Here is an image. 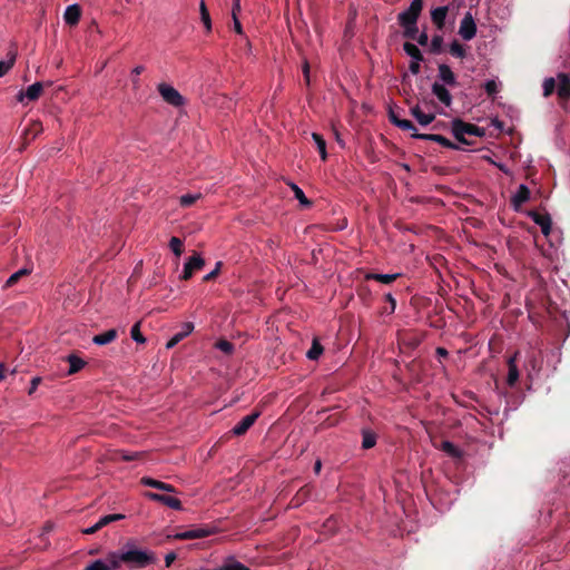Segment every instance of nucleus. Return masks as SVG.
Masks as SVG:
<instances>
[{
    "mask_svg": "<svg viewBox=\"0 0 570 570\" xmlns=\"http://www.w3.org/2000/svg\"><path fill=\"white\" fill-rule=\"evenodd\" d=\"M385 301L389 303L390 305V309L387 311V313L392 314L394 313L395 311V307H396V301L395 298L391 295V294H386L385 295Z\"/></svg>",
    "mask_w": 570,
    "mask_h": 570,
    "instance_id": "5fc2aeb1",
    "label": "nucleus"
},
{
    "mask_svg": "<svg viewBox=\"0 0 570 570\" xmlns=\"http://www.w3.org/2000/svg\"><path fill=\"white\" fill-rule=\"evenodd\" d=\"M120 564L126 563L135 568H146L156 562L154 552L139 550L135 547L118 552Z\"/></svg>",
    "mask_w": 570,
    "mask_h": 570,
    "instance_id": "f257e3e1",
    "label": "nucleus"
},
{
    "mask_svg": "<svg viewBox=\"0 0 570 570\" xmlns=\"http://www.w3.org/2000/svg\"><path fill=\"white\" fill-rule=\"evenodd\" d=\"M169 247L173 253L179 257L184 250V242L180 238L173 236L169 240Z\"/></svg>",
    "mask_w": 570,
    "mask_h": 570,
    "instance_id": "4c0bfd02",
    "label": "nucleus"
},
{
    "mask_svg": "<svg viewBox=\"0 0 570 570\" xmlns=\"http://www.w3.org/2000/svg\"><path fill=\"white\" fill-rule=\"evenodd\" d=\"M220 267H222V262H217L216 266H215V269L212 271L210 273H208L207 275H205L203 281L204 282L213 281L219 274Z\"/></svg>",
    "mask_w": 570,
    "mask_h": 570,
    "instance_id": "8fccbe9b",
    "label": "nucleus"
},
{
    "mask_svg": "<svg viewBox=\"0 0 570 570\" xmlns=\"http://www.w3.org/2000/svg\"><path fill=\"white\" fill-rule=\"evenodd\" d=\"M410 112L421 126H428V125L432 124L435 119L434 114L423 112L417 105L412 107L410 109Z\"/></svg>",
    "mask_w": 570,
    "mask_h": 570,
    "instance_id": "412c9836",
    "label": "nucleus"
},
{
    "mask_svg": "<svg viewBox=\"0 0 570 570\" xmlns=\"http://www.w3.org/2000/svg\"><path fill=\"white\" fill-rule=\"evenodd\" d=\"M29 274H30V269H28V268H21V269L17 271L6 281L4 287H11V286L16 285L20 278H22Z\"/></svg>",
    "mask_w": 570,
    "mask_h": 570,
    "instance_id": "7c9ffc66",
    "label": "nucleus"
},
{
    "mask_svg": "<svg viewBox=\"0 0 570 570\" xmlns=\"http://www.w3.org/2000/svg\"><path fill=\"white\" fill-rule=\"evenodd\" d=\"M529 217L540 226L544 236H549L552 228V219L549 214H541L539 212H529Z\"/></svg>",
    "mask_w": 570,
    "mask_h": 570,
    "instance_id": "ddd939ff",
    "label": "nucleus"
},
{
    "mask_svg": "<svg viewBox=\"0 0 570 570\" xmlns=\"http://www.w3.org/2000/svg\"><path fill=\"white\" fill-rule=\"evenodd\" d=\"M216 570H250V569L247 568L246 566H244L243 563L236 561L235 559L230 558V559L226 560L225 563Z\"/></svg>",
    "mask_w": 570,
    "mask_h": 570,
    "instance_id": "f704fd0d",
    "label": "nucleus"
},
{
    "mask_svg": "<svg viewBox=\"0 0 570 570\" xmlns=\"http://www.w3.org/2000/svg\"><path fill=\"white\" fill-rule=\"evenodd\" d=\"M321 466H322L321 461H316L314 464V470L316 473H318L321 471Z\"/></svg>",
    "mask_w": 570,
    "mask_h": 570,
    "instance_id": "338daca9",
    "label": "nucleus"
},
{
    "mask_svg": "<svg viewBox=\"0 0 570 570\" xmlns=\"http://www.w3.org/2000/svg\"><path fill=\"white\" fill-rule=\"evenodd\" d=\"M530 199V189L525 185H520L517 193L511 197V205L515 210Z\"/></svg>",
    "mask_w": 570,
    "mask_h": 570,
    "instance_id": "dca6fc26",
    "label": "nucleus"
},
{
    "mask_svg": "<svg viewBox=\"0 0 570 570\" xmlns=\"http://www.w3.org/2000/svg\"><path fill=\"white\" fill-rule=\"evenodd\" d=\"M194 331V324L190 322H186L183 324L181 330L177 332L166 344L167 348H173L180 341L187 337Z\"/></svg>",
    "mask_w": 570,
    "mask_h": 570,
    "instance_id": "f3484780",
    "label": "nucleus"
},
{
    "mask_svg": "<svg viewBox=\"0 0 570 570\" xmlns=\"http://www.w3.org/2000/svg\"><path fill=\"white\" fill-rule=\"evenodd\" d=\"M199 10H200V19H202L207 32H209L212 30V20H210L209 12H208L207 7L204 1L200 2Z\"/></svg>",
    "mask_w": 570,
    "mask_h": 570,
    "instance_id": "c9c22d12",
    "label": "nucleus"
},
{
    "mask_svg": "<svg viewBox=\"0 0 570 570\" xmlns=\"http://www.w3.org/2000/svg\"><path fill=\"white\" fill-rule=\"evenodd\" d=\"M119 455H120V458L124 461L129 462V461H134V460L140 459L144 455V453L142 452L119 451Z\"/></svg>",
    "mask_w": 570,
    "mask_h": 570,
    "instance_id": "de8ad7c7",
    "label": "nucleus"
},
{
    "mask_svg": "<svg viewBox=\"0 0 570 570\" xmlns=\"http://www.w3.org/2000/svg\"><path fill=\"white\" fill-rule=\"evenodd\" d=\"M130 336L137 343H145V341H146V338L144 337V335L140 332L139 323L134 324V326L130 330Z\"/></svg>",
    "mask_w": 570,
    "mask_h": 570,
    "instance_id": "c03bdc74",
    "label": "nucleus"
},
{
    "mask_svg": "<svg viewBox=\"0 0 570 570\" xmlns=\"http://www.w3.org/2000/svg\"><path fill=\"white\" fill-rule=\"evenodd\" d=\"M233 20H234L235 31L239 35L243 33V28H242L239 20L237 19V16H235V10L233 11Z\"/></svg>",
    "mask_w": 570,
    "mask_h": 570,
    "instance_id": "13d9d810",
    "label": "nucleus"
},
{
    "mask_svg": "<svg viewBox=\"0 0 570 570\" xmlns=\"http://www.w3.org/2000/svg\"><path fill=\"white\" fill-rule=\"evenodd\" d=\"M81 17V8L78 4H71L66 8L63 19L67 24L75 26Z\"/></svg>",
    "mask_w": 570,
    "mask_h": 570,
    "instance_id": "aec40b11",
    "label": "nucleus"
},
{
    "mask_svg": "<svg viewBox=\"0 0 570 570\" xmlns=\"http://www.w3.org/2000/svg\"><path fill=\"white\" fill-rule=\"evenodd\" d=\"M8 59L0 61V77H3L8 73V71L13 67L16 58H17V51L10 50L8 52Z\"/></svg>",
    "mask_w": 570,
    "mask_h": 570,
    "instance_id": "a878e982",
    "label": "nucleus"
},
{
    "mask_svg": "<svg viewBox=\"0 0 570 570\" xmlns=\"http://www.w3.org/2000/svg\"><path fill=\"white\" fill-rule=\"evenodd\" d=\"M517 355H518V353H515L513 356H511L508 360L509 372H508V376H507V384L509 386H514L519 380V370H518V366L515 363Z\"/></svg>",
    "mask_w": 570,
    "mask_h": 570,
    "instance_id": "5701e85b",
    "label": "nucleus"
},
{
    "mask_svg": "<svg viewBox=\"0 0 570 570\" xmlns=\"http://www.w3.org/2000/svg\"><path fill=\"white\" fill-rule=\"evenodd\" d=\"M323 346L317 338H314L312 342L311 348L306 353V357L312 361L318 360V357L323 354Z\"/></svg>",
    "mask_w": 570,
    "mask_h": 570,
    "instance_id": "c756f323",
    "label": "nucleus"
},
{
    "mask_svg": "<svg viewBox=\"0 0 570 570\" xmlns=\"http://www.w3.org/2000/svg\"><path fill=\"white\" fill-rule=\"evenodd\" d=\"M235 10V16H237V12L240 10V4L239 2H234V8H233V11Z\"/></svg>",
    "mask_w": 570,
    "mask_h": 570,
    "instance_id": "774afa93",
    "label": "nucleus"
},
{
    "mask_svg": "<svg viewBox=\"0 0 570 570\" xmlns=\"http://www.w3.org/2000/svg\"><path fill=\"white\" fill-rule=\"evenodd\" d=\"M400 277V274H375L371 273L366 275V279H374L383 284H391Z\"/></svg>",
    "mask_w": 570,
    "mask_h": 570,
    "instance_id": "c85d7f7f",
    "label": "nucleus"
},
{
    "mask_svg": "<svg viewBox=\"0 0 570 570\" xmlns=\"http://www.w3.org/2000/svg\"><path fill=\"white\" fill-rule=\"evenodd\" d=\"M420 62L421 61H417V60H412L409 65V70L412 75H417L421 70V66H420Z\"/></svg>",
    "mask_w": 570,
    "mask_h": 570,
    "instance_id": "864d4df0",
    "label": "nucleus"
},
{
    "mask_svg": "<svg viewBox=\"0 0 570 570\" xmlns=\"http://www.w3.org/2000/svg\"><path fill=\"white\" fill-rule=\"evenodd\" d=\"M204 266V258L199 254H194L184 265L181 279L188 281L196 271H200Z\"/></svg>",
    "mask_w": 570,
    "mask_h": 570,
    "instance_id": "6e6552de",
    "label": "nucleus"
},
{
    "mask_svg": "<svg viewBox=\"0 0 570 570\" xmlns=\"http://www.w3.org/2000/svg\"><path fill=\"white\" fill-rule=\"evenodd\" d=\"M389 120L394 125L396 126V122L397 121H402V118H400L397 116V114L393 110V109H390L389 111Z\"/></svg>",
    "mask_w": 570,
    "mask_h": 570,
    "instance_id": "4d7b16f0",
    "label": "nucleus"
},
{
    "mask_svg": "<svg viewBox=\"0 0 570 570\" xmlns=\"http://www.w3.org/2000/svg\"><path fill=\"white\" fill-rule=\"evenodd\" d=\"M66 361L69 363V371L68 374L72 375L77 372H79L81 368L85 367L86 362L77 356L76 354H70L66 357Z\"/></svg>",
    "mask_w": 570,
    "mask_h": 570,
    "instance_id": "393cba45",
    "label": "nucleus"
},
{
    "mask_svg": "<svg viewBox=\"0 0 570 570\" xmlns=\"http://www.w3.org/2000/svg\"><path fill=\"white\" fill-rule=\"evenodd\" d=\"M415 40L419 42V45H421V46H426V45H428V42H429V36H428V33H426L425 31H423V32H422V33H420V35L417 33L416 39H415Z\"/></svg>",
    "mask_w": 570,
    "mask_h": 570,
    "instance_id": "6e6d98bb",
    "label": "nucleus"
},
{
    "mask_svg": "<svg viewBox=\"0 0 570 570\" xmlns=\"http://www.w3.org/2000/svg\"><path fill=\"white\" fill-rule=\"evenodd\" d=\"M411 136L413 138L420 139V140L435 141L438 144H440L441 146H443L445 148H449V149H454V150L461 149L456 144L452 142L446 137H444L442 135H439V134H420V132H415V134H411Z\"/></svg>",
    "mask_w": 570,
    "mask_h": 570,
    "instance_id": "1a4fd4ad",
    "label": "nucleus"
},
{
    "mask_svg": "<svg viewBox=\"0 0 570 570\" xmlns=\"http://www.w3.org/2000/svg\"><path fill=\"white\" fill-rule=\"evenodd\" d=\"M200 197V194H186L180 197V205L183 207H189L196 203V200Z\"/></svg>",
    "mask_w": 570,
    "mask_h": 570,
    "instance_id": "37998d69",
    "label": "nucleus"
},
{
    "mask_svg": "<svg viewBox=\"0 0 570 570\" xmlns=\"http://www.w3.org/2000/svg\"><path fill=\"white\" fill-rule=\"evenodd\" d=\"M403 28V37L410 40H415L416 36L419 33L417 23L414 24H403L401 26Z\"/></svg>",
    "mask_w": 570,
    "mask_h": 570,
    "instance_id": "ea45409f",
    "label": "nucleus"
},
{
    "mask_svg": "<svg viewBox=\"0 0 570 570\" xmlns=\"http://www.w3.org/2000/svg\"><path fill=\"white\" fill-rule=\"evenodd\" d=\"M396 127L404 131H412V134L417 132L416 127L411 120L402 119V121L396 122Z\"/></svg>",
    "mask_w": 570,
    "mask_h": 570,
    "instance_id": "a18cd8bd",
    "label": "nucleus"
},
{
    "mask_svg": "<svg viewBox=\"0 0 570 570\" xmlns=\"http://www.w3.org/2000/svg\"><path fill=\"white\" fill-rule=\"evenodd\" d=\"M485 92L492 97L498 92V85L494 80H488L484 85Z\"/></svg>",
    "mask_w": 570,
    "mask_h": 570,
    "instance_id": "09e8293b",
    "label": "nucleus"
},
{
    "mask_svg": "<svg viewBox=\"0 0 570 570\" xmlns=\"http://www.w3.org/2000/svg\"><path fill=\"white\" fill-rule=\"evenodd\" d=\"M41 128H42V127H41V125H40L39 122H37V124H33V125H32V130L35 131V134H37L38 131H40V130H41Z\"/></svg>",
    "mask_w": 570,
    "mask_h": 570,
    "instance_id": "69168bd1",
    "label": "nucleus"
},
{
    "mask_svg": "<svg viewBox=\"0 0 570 570\" xmlns=\"http://www.w3.org/2000/svg\"><path fill=\"white\" fill-rule=\"evenodd\" d=\"M449 8L446 6L438 7L431 11V20L439 30L444 28Z\"/></svg>",
    "mask_w": 570,
    "mask_h": 570,
    "instance_id": "a211bd4d",
    "label": "nucleus"
},
{
    "mask_svg": "<svg viewBox=\"0 0 570 570\" xmlns=\"http://www.w3.org/2000/svg\"><path fill=\"white\" fill-rule=\"evenodd\" d=\"M459 35L466 41L473 39L476 35V24L470 12H466L459 28Z\"/></svg>",
    "mask_w": 570,
    "mask_h": 570,
    "instance_id": "0eeeda50",
    "label": "nucleus"
},
{
    "mask_svg": "<svg viewBox=\"0 0 570 570\" xmlns=\"http://www.w3.org/2000/svg\"><path fill=\"white\" fill-rule=\"evenodd\" d=\"M303 73H304L305 81L308 85L309 83V65H308V62L304 63Z\"/></svg>",
    "mask_w": 570,
    "mask_h": 570,
    "instance_id": "680f3d73",
    "label": "nucleus"
},
{
    "mask_svg": "<svg viewBox=\"0 0 570 570\" xmlns=\"http://www.w3.org/2000/svg\"><path fill=\"white\" fill-rule=\"evenodd\" d=\"M120 568L118 552H109L105 559H97L83 570H117Z\"/></svg>",
    "mask_w": 570,
    "mask_h": 570,
    "instance_id": "39448f33",
    "label": "nucleus"
},
{
    "mask_svg": "<svg viewBox=\"0 0 570 570\" xmlns=\"http://www.w3.org/2000/svg\"><path fill=\"white\" fill-rule=\"evenodd\" d=\"M157 89L161 98L167 104L174 107H181L185 105V98L173 86L163 82L158 85Z\"/></svg>",
    "mask_w": 570,
    "mask_h": 570,
    "instance_id": "20e7f679",
    "label": "nucleus"
},
{
    "mask_svg": "<svg viewBox=\"0 0 570 570\" xmlns=\"http://www.w3.org/2000/svg\"><path fill=\"white\" fill-rule=\"evenodd\" d=\"M41 381H42V379L40 376H36L31 380L30 387L28 390L29 395H32L36 392V390H37L38 385L41 383Z\"/></svg>",
    "mask_w": 570,
    "mask_h": 570,
    "instance_id": "603ef678",
    "label": "nucleus"
},
{
    "mask_svg": "<svg viewBox=\"0 0 570 570\" xmlns=\"http://www.w3.org/2000/svg\"><path fill=\"white\" fill-rule=\"evenodd\" d=\"M291 188L294 191L295 198L302 206L309 207L312 205V202L305 196L304 191L297 185L291 184Z\"/></svg>",
    "mask_w": 570,
    "mask_h": 570,
    "instance_id": "473e14b6",
    "label": "nucleus"
},
{
    "mask_svg": "<svg viewBox=\"0 0 570 570\" xmlns=\"http://www.w3.org/2000/svg\"><path fill=\"white\" fill-rule=\"evenodd\" d=\"M125 518L124 514L116 513V514H108L99 519L97 522L99 529H102L104 527L108 525L109 523L118 520H122Z\"/></svg>",
    "mask_w": 570,
    "mask_h": 570,
    "instance_id": "58836bf2",
    "label": "nucleus"
},
{
    "mask_svg": "<svg viewBox=\"0 0 570 570\" xmlns=\"http://www.w3.org/2000/svg\"><path fill=\"white\" fill-rule=\"evenodd\" d=\"M259 412H253L246 416H244L233 429L232 433L234 435L240 436L244 435L256 422V420L259 417Z\"/></svg>",
    "mask_w": 570,
    "mask_h": 570,
    "instance_id": "f8f14e48",
    "label": "nucleus"
},
{
    "mask_svg": "<svg viewBox=\"0 0 570 570\" xmlns=\"http://www.w3.org/2000/svg\"><path fill=\"white\" fill-rule=\"evenodd\" d=\"M403 50L405 51V53L407 56H410L412 58V60L422 61L424 59L423 55H422L421 50L417 48V46H415L414 43H412L410 41H406L403 45Z\"/></svg>",
    "mask_w": 570,
    "mask_h": 570,
    "instance_id": "cd10ccee",
    "label": "nucleus"
},
{
    "mask_svg": "<svg viewBox=\"0 0 570 570\" xmlns=\"http://www.w3.org/2000/svg\"><path fill=\"white\" fill-rule=\"evenodd\" d=\"M6 373V366L3 364H0V381L4 379Z\"/></svg>",
    "mask_w": 570,
    "mask_h": 570,
    "instance_id": "0e129e2a",
    "label": "nucleus"
},
{
    "mask_svg": "<svg viewBox=\"0 0 570 570\" xmlns=\"http://www.w3.org/2000/svg\"><path fill=\"white\" fill-rule=\"evenodd\" d=\"M450 53L453 57L463 59L466 56V50L458 40H453L450 45Z\"/></svg>",
    "mask_w": 570,
    "mask_h": 570,
    "instance_id": "72a5a7b5",
    "label": "nucleus"
},
{
    "mask_svg": "<svg viewBox=\"0 0 570 570\" xmlns=\"http://www.w3.org/2000/svg\"><path fill=\"white\" fill-rule=\"evenodd\" d=\"M144 71V67L142 66H137L132 69V85L134 87H138L139 86V75Z\"/></svg>",
    "mask_w": 570,
    "mask_h": 570,
    "instance_id": "3c124183",
    "label": "nucleus"
},
{
    "mask_svg": "<svg viewBox=\"0 0 570 570\" xmlns=\"http://www.w3.org/2000/svg\"><path fill=\"white\" fill-rule=\"evenodd\" d=\"M557 95L560 100V104H564L570 99V76L564 72H559L557 75Z\"/></svg>",
    "mask_w": 570,
    "mask_h": 570,
    "instance_id": "9d476101",
    "label": "nucleus"
},
{
    "mask_svg": "<svg viewBox=\"0 0 570 570\" xmlns=\"http://www.w3.org/2000/svg\"><path fill=\"white\" fill-rule=\"evenodd\" d=\"M362 448L365 450L372 449L376 444V434L368 429L362 430Z\"/></svg>",
    "mask_w": 570,
    "mask_h": 570,
    "instance_id": "bb28decb",
    "label": "nucleus"
},
{
    "mask_svg": "<svg viewBox=\"0 0 570 570\" xmlns=\"http://www.w3.org/2000/svg\"><path fill=\"white\" fill-rule=\"evenodd\" d=\"M97 527H98V524H97V522H96L92 527L87 528V529H83V530H82V533H85V534H94V533H96V532H98V531L100 530V529H99V528H97Z\"/></svg>",
    "mask_w": 570,
    "mask_h": 570,
    "instance_id": "052dcab7",
    "label": "nucleus"
},
{
    "mask_svg": "<svg viewBox=\"0 0 570 570\" xmlns=\"http://www.w3.org/2000/svg\"><path fill=\"white\" fill-rule=\"evenodd\" d=\"M436 355L440 357H446L449 355V352L444 347H438Z\"/></svg>",
    "mask_w": 570,
    "mask_h": 570,
    "instance_id": "e2e57ef3",
    "label": "nucleus"
},
{
    "mask_svg": "<svg viewBox=\"0 0 570 570\" xmlns=\"http://www.w3.org/2000/svg\"><path fill=\"white\" fill-rule=\"evenodd\" d=\"M117 331L115 328L108 330L105 333L95 335L92 342L97 345H106L117 338Z\"/></svg>",
    "mask_w": 570,
    "mask_h": 570,
    "instance_id": "b1692460",
    "label": "nucleus"
},
{
    "mask_svg": "<svg viewBox=\"0 0 570 570\" xmlns=\"http://www.w3.org/2000/svg\"><path fill=\"white\" fill-rule=\"evenodd\" d=\"M431 90L432 94L438 98V100L445 107H450L452 105V95L446 88V86L441 85L440 81H434L432 83Z\"/></svg>",
    "mask_w": 570,
    "mask_h": 570,
    "instance_id": "4468645a",
    "label": "nucleus"
},
{
    "mask_svg": "<svg viewBox=\"0 0 570 570\" xmlns=\"http://www.w3.org/2000/svg\"><path fill=\"white\" fill-rule=\"evenodd\" d=\"M443 46V37L440 35L433 36L431 40L430 51L434 55H439L442 52Z\"/></svg>",
    "mask_w": 570,
    "mask_h": 570,
    "instance_id": "a19ab883",
    "label": "nucleus"
},
{
    "mask_svg": "<svg viewBox=\"0 0 570 570\" xmlns=\"http://www.w3.org/2000/svg\"><path fill=\"white\" fill-rule=\"evenodd\" d=\"M312 138H313V140L315 141V144L317 146V149L320 151L321 158L323 160H326V158H327L326 142H325L323 136L320 135V134L313 132L312 134Z\"/></svg>",
    "mask_w": 570,
    "mask_h": 570,
    "instance_id": "2f4dec72",
    "label": "nucleus"
},
{
    "mask_svg": "<svg viewBox=\"0 0 570 570\" xmlns=\"http://www.w3.org/2000/svg\"><path fill=\"white\" fill-rule=\"evenodd\" d=\"M452 134L459 142L471 145L472 142L465 138V135L483 137L485 129L456 118L452 121Z\"/></svg>",
    "mask_w": 570,
    "mask_h": 570,
    "instance_id": "f03ea898",
    "label": "nucleus"
},
{
    "mask_svg": "<svg viewBox=\"0 0 570 570\" xmlns=\"http://www.w3.org/2000/svg\"><path fill=\"white\" fill-rule=\"evenodd\" d=\"M144 485L155 488L165 492L175 493L176 489L174 485L169 483H165L163 481L155 480L153 478L144 476L140 481Z\"/></svg>",
    "mask_w": 570,
    "mask_h": 570,
    "instance_id": "4be33fe9",
    "label": "nucleus"
},
{
    "mask_svg": "<svg viewBox=\"0 0 570 570\" xmlns=\"http://www.w3.org/2000/svg\"><path fill=\"white\" fill-rule=\"evenodd\" d=\"M42 83L41 82H35L33 85L29 86L26 92L20 91L18 95V100L23 101V98H28L30 101L37 100L41 92H42Z\"/></svg>",
    "mask_w": 570,
    "mask_h": 570,
    "instance_id": "6ab92c4d",
    "label": "nucleus"
},
{
    "mask_svg": "<svg viewBox=\"0 0 570 570\" xmlns=\"http://www.w3.org/2000/svg\"><path fill=\"white\" fill-rule=\"evenodd\" d=\"M542 87H543V96L549 97L558 88V80L554 78H547V79H544Z\"/></svg>",
    "mask_w": 570,
    "mask_h": 570,
    "instance_id": "e433bc0d",
    "label": "nucleus"
},
{
    "mask_svg": "<svg viewBox=\"0 0 570 570\" xmlns=\"http://www.w3.org/2000/svg\"><path fill=\"white\" fill-rule=\"evenodd\" d=\"M176 560V553L175 552H169L166 554L165 557V564L166 567H170L171 563Z\"/></svg>",
    "mask_w": 570,
    "mask_h": 570,
    "instance_id": "bf43d9fd",
    "label": "nucleus"
},
{
    "mask_svg": "<svg viewBox=\"0 0 570 570\" xmlns=\"http://www.w3.org/2000/svg\"><path fill=\"white\" fill-rule=\"evenodd\" d=\"M215 533V529L208 525L205 527H194L189 530L177 532L174 535H168V538H173L175 540H194L206 538L210 534Z\"/></svg>",
    "mask_w": 570,
    "mask_h": 570,
    "instance_id": "423d86ee",
    "label": "nucleus"
},
{
    "mask_svg": "<svg viewBox=\"0 0 570 570\" xmlns=\"http://www.w3.org/2000/svg\"><path fill=\"white\" fill-rule=\"evenodd\" d=\"M438 78L441 85L449 86V87H456L459 86L458 78L455 73L452 71V69L446 63H440L438 66Z\"/></svg>",
    "mask_w": 570,
    "mask_h": 570,
    "instance_id": "9b49d317",
    "label": "nucleus"
},
{
    "mask_svg": "<svg viewBox=\"0 0 570 570\" xmlns=\"http://www.w3.org/2000/svg\"><path fill=\"white\" fill-rule=\"evenodd\" d=\"M442 450L451 456H459L458 448L450 441L442 442Z\"/></svg>",
    "mask_w": 570,
    "mask_h": 570,
    "instance_id": "49530a36",
    "label": "nucleus"
},
{
    "mask_svg": "<svg viewBox=\"0 0 570 570\" xmlns=\"http://www.w3.org/2000/svg\"><path fill=\"white\" fill-rule=\"evenodd\" d=\"M147 497L154 501H157V502H160L163 503L164 505H167L174 510H181L183 507H181V502L179 499L175 498V497H171V495H168V494H159V493H154V492H149L147 493Z\"/></svg>",
    "mask_w": 570,
    "mask_h": 570,
    "instance_id": "2eb2a0df",
    "label": "nucleus"
},
{
    "mask_svg": "<svg viewBox=\"0 0 570 570\" xmlns=\"http://www.w3.org/2000/svg\"><path fill=\"white\" fill-rule=\"evenodd\" d=\"M216 348L225 353L226 355H230L234 352V345L227 340H218L215 344Z\"/></svg>",
    "mask_w": 570,
    "mask_h": 570,
    "instance_id": "79ce46f5",
    "label": "nucleus"
},
{
    "mask_svg": "<svg viewBox=\"0 0 570 570\" xmlns=\"http://www.w3.org/2000/svg\"><path fill=\"white\" fill-rule=\"evenodd\" d=\"M423 10V0H412L411 4L407 9L400 12L397 14V22L400 26L403 24H414L417 23V20Z\"/></svg>",
    "mask_w": 570,
    "mask_h": 570,
    "instance_id": "7ed1b4c3",
    "label": "nucleus"
}]
</instances>
